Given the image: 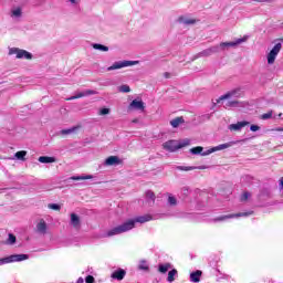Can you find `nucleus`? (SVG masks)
Masks as SVG:
<instances>
[{
	"instance_id": "nucleus-48",
	"label": "nucleus",
	"mask_w": 283,
	"mask_h": 283,
	"mask_svg": "<svg viewBox=\"0 0 283 283\" xmlns=\"http://www.w3.org/2000/svg\"><path fill=\"white\" fill-rule=\"evenodd\" d=\"M165 78H169V73L164 74Z\"/></svg>"
},
{
	"instance_id": "nucleus-19",
	"label": "nucleus",
	"mask_w": 283,
	"mask_h": 283,
	"mask_svg": "<svg viewBox=\"0 0 283 283\" xmlns=\"http://www.w3.org/2000/svg\"><path fill=\"white\" fill-rule=\"evenodd\" d=\"M39 163H41L42 165H50L52 163H56V158L55 157H48V156H40L38 158Z\"/></svg>"
},
{
	"instance_id": "nucleus-29",
	"label": "nucleus",
	"mask_w": 283,
	"mask_h": 283,
	"mask_svg": "<svg viewBox=\"0 0 283 283\" xmlns=\"http://www.w3.org/2000/svg\"><path fill=\"white\" fill-rule=\"evenodd\" d=\"M179 21L184 25H193V23H196V19H191V18H180Z\"/></svg>"
},
{
	"instance_id": "nucleus-34",
	"label": "nucleus",
	"mask_w": 283,
	"mask_h": 283,
	"mask_svg": "<svg viewBox=\"0 0 283 283\" xmlns=\"http://www.w3.org/2000/svg\"><path fill=\"white\" fill-rule=\"evenodd\" d=\"M138 270L139 271H149V264L147 261H140L138 264Z\"/></svg>"
},
{
	"instance_id": "nucleus-30",
	"label": "nucleus",
	"mask_w": 283,
	"mask_h": 283,
	"mask_svg": "<svg viewBox=\"0 0 283 283\" xmlns=\"http://www.w3.org/2000/svg\"><path fill=\"white\" fill-rule=\"evenodd\" d=\"M25 156H28V151L25 150H20L14 154L17 160H25Z\"/></svg>"
},
{
	"instance_id": "nucleus-11",
	"label": "nucleus",
	"mask_w": 283,
	"mask_h": 283,
	"mask_svg": "<svg viewBox=\"0 0 283 283\" xmlns=\"http://www.w3.org/2000/svg\"><path fill=\"white\" fill-rule=\"evenodd\" d=\"M105 167H118V165H123V159L118 158V156H109L104 161Z\"/></svg>"
},
{
	"instance_id": "nucleus-27",
	"label": "nucleus",
	"mask_w": 283,
	"mask_h": 283,
	"mask_svg": "<svg viewBox=\"0 0 283 283\" xmlns=\"http://www.w3.org/2000/svg\"><path fill=\"white\" fill-rule=\"evenodd\" d=\"M182 123H185V119L182 117H176L175 119L170 120V125L174 128L180 127V125H182Z\"/></svg>"
},
{
	"instance_id": "nucleus-44",
	"label": "nucleus",
	"mask_w": 283,
	"mask_h": 283,
	"mask_svg": "<svg viewBox=\"0 0 283 283\" xmlns=\"http://www.w3.org/2000/svg\"><path fill=\"white\" fill-rule=\"evenodd\" d=\"M237 104L238 102H228L226 103V107H235Z\"/></svg>"
},
{
	"instance_id": "nucleus-31",
	"label": "nucleus",
	"mask_w": 283,
	"mask_h": 283,
	"mask_svg": "<svg viewBox=\"0 0 283 283\" xmlns=\"http://www.w3.org/2000/svg\"><path fill=\"white\" fill-rule=\"evenodd\" d=\"M167 202L170 207H176V205H178V199L174 195H168Z\"/></svg>"
},
{
	"instance_id": "nucleus-16",
	"label": "nucleus",
	"mask_w": 283,
	"mask_h": 283,
	"mask_svg": "<svg viewBox=\"0 0 283 283\" xmlns=\"http://www.w3.org/2000/svg\"><path fill=\"white\" fill-rule=\"evenodd\" d=\"M125 275H127V272L123 269H118L112 273L111 277L120 282L122 280H125Z\"/></svg>"
},
{
	"instance_id": "nucleus-40",
	"label": "nucleus",
	"mask_w": 283,
	"mask_h": 283,
	"mask_svg": "<svg viewBox=\"0 0 283 283\" xmlns=\"http://www.w3.org/2000/svg\"><path fill=\"white\" fill-rule=\"evenodd\" d=\"M49 209H52L53 211H61V206L59 203H50Z\"/></svg>"
},
{
	"instance_id": "nucleus-39",
	"label": "nucleus",
	"mask_w": 283,
	"mask_h": 283,
	"mask_svg": "<svg viewBox=\"0 0 283 283\" xmlns=\"http://www.w3.org/2000/svg\"><path fill=\"white\" fill-rule=\"evenodd\" d=\"M249 198H251L250 192H243L240 197L241 202H247V200H249Z\"/></svg>"
},
{
	"instance_id": "nucleus-46",
	"label": "nucleus",
	"mask_w": 283,
	"mask_h": 283,
	"mask_svg": "<svg viewBox=\"0 0 283 283\" xmlns=\"http://www.w3.org/2000/svg\"><path fill=\"white\" fill-rule=\"evenodd\" d=\"M76 283H85V280L83 277H78Z\"/></svg>"
},
{
	"instance_id": "nucleus-20",
	"label": "nucleus",
	"mask_w": 283,
	"mask_h": 283,
	"mask_svg": "<svg viewBox=\"0 0 283 283\" xmlns=\"http://www.w3.org/2000/svg\"><path fill=\"white\" fill-rule=\"evenodd\" d=\"M207 150H205V148L202 146H197L190 149V154H192L193 156H208V155H202L206 154Z\"/></svg>"
},
{
	"instance_id": "nucleus-24",
	"label": "nucleus",
	"mask_w": 283,
	"mask_h": 283,
	"mask_svg": "<svg viewBox=\"0 0 283 283\" xmlns=\"http://www.w3.org/2000/svg\"><path fill=\"white\" fill-rule=\"evenodd\" d=\"M23 14V11L21 10V8L17 7L11 9V19H21Z\"/></svg>"
},
{
	"instance_id": "nucleus-42",
	"label": "nucleus",
	"mask_w": 283,
	"mask_h": 283,
	"mask_svg": "<svg viewBox=\"0 0 283 283\" xmlns=\"http://www.w3.org/2000/svg\"><path fill=\"white\" fill-rule=\"evenodd\" d=\"M109 108H101L98 114L99 116H107V114H109Z\"/></svg>"
},
{
	"instance_id": "nucleus-10",
	"label": "nucleus",
	"mask_w": 283,
	"mask_h": 283,
	"mask_svg": "<svg viewBox=\"0 0 283 283\" xmlns=\"http://www.w3.org/2000/svg\"><path fill=\"white\" fill-rule=\"evenodd\" d=\"M237 96H240V90H233L230 91L228 93H226L224 95H221L219 98L213 99V105H220V103H222L223 101H229V98H237Z\"/></svg>"
},
{
	"instance_id": "nucleus-18",
	"label": "nucleus",
	"mask_w": 283,
	"mask_h": 283,
	"mask_svg": "<svg viewBox=\"0 0 283 283\" xmlns=\"http://www.w3.org/2000/svg\"><path fill=\"white\" fill-rule=\"evenodd\" d=\"M71 226L74 229H81V218L76 213H71Z\"/></svg>"
},
{
	"instance_id": "nucleus-25",
	"label": "nucleus",
	"mask_w": 283,
	"mask_h": 283,
	"mask_svg": "<svg viewBox=\"0 0 283 283\" xmlns=\"http://www.w3.org/2000/svg\"><path fill=\"white\" fill-rule=\"evenodd\" d=\"M179 171H193V169H207V166L193 167V166H178Z\"/></svg>"
},
{
	"instance_id": "nucleus-4",
	"label": "nucleus",
	"mask_w": 283,
	"mask_h": 283,
	"mask_svg": "<svg viewBox=\"0 0 283 283\" xmlns=\"http://www.w3.org/2000/svg\"><path fill=\"white\" fill-rule=\"evenodd\" d=\"M24 260H30V255L12 254L7 258L0 259V266H3V264H12V262H24Z\"/></svg>"
},
{
	"instance_id": "nucleus-7",
	"label": "nucleus",
	"mask_w": 283,
	"mask_h": 283,
	"mask_svg": "<svg viewBox=\"0 0 283 283\" xmlns=\"http://www.w3.org/2000/svg\"><path fill=\"white\" fill-rule=\"evenodd\" d=\"M9 54L10 56L15 55V59H25L27 61H32L33 59L32 53L19 48L9 49Z\"/></svg>"
},
{
	"instance_id": "nucleus-41",
	"label": "nucleus",
	"mask_w": 283,
	"mask_h": 283,
	"mask_svg": "<svg viewBox=\"0 0 283 283\" xmlns=\"http://www.w3.org/2000/svg\"><path fill=\"white\" fill-rule=\"evenodd\" d=\"M7 242H8V244H14L17 242V237H14V234L10 233Z\"/></svg>"
},
{
	"instance_id": "nucleus-14",
	"label": "nucleus",
	"mask_w": 283,
	"mask_h": 283,
	"mask_svg": "<svg viewBox=\"0 0 283 283\" xmlns=\"http://www.w3.org/2000/svg\"><path fill=\"white\" fill-rule=\"evenodd\" d=\"M129 109H137L139 112H145V103L143 102V99H134L129 104Z\"/></svg>"
},
{
	"instance_id": "nucleus-45",
	"label": "nucleus",
	"mask_w": 283,
	"mask_h": 283,
	"mask_svg": "<svg viewBox=\"0 0 283 283\" xmlns=\"http://www.w3.org/2000/svg\"><path fill=\"white\" fill-rule=\"evenodd\" d=\"M250 129H251L252 132H260V126H258V125H251V126H250Z\"/></svg>"
},
{
	"instance_id": "nucleus-49",
	"label": "nucleus",
	"mask_w": 283,
	"mask_h": 283,
	"mask_svg": "<svg viewBox=\"0 0 283 283\" xmlns=\"http://www.w3.org/2000/svg\"><path fill=\"white\" fill-rule=\"evenodd\" d=\"M279 116H282V113H280Z\"/></svg>"
},
{
	"instance_id": "nucleus-28",
	"label": "nucleus",
	"mask_w": 283,
	"mask_h": 283,
	"mask_svg": "<svg viewBox=\"0 0 283 283\" xmlns=\"http://www.w3.org/2000/svg\"><path fill=\"white\" fill-rule=\"evenodd\" d=\"M92 48L94 50H98L99 52H109V48L105 46L103 44L94 43V44H92Z\"/></svg>"
},
{
	"instance_id": "nucleus-21",
	"label": "nucleus",
	"mask_w": 283,
	"mask_h": 283,
	"mask_svg": "<svg viewBox=\"0 0 283 283\" xmlns=\"http://www.w3.org/2000/svg\"><path fill=\"white\" fill-rule=\"evenodd\" d=\"M170 269H174V265H171V263H161L158 265V271L165 275V273H167V271H170Z\"/></svg>"
},
{
	"instance_id": "nucleus-32",
	"label": "nucleus",
	"mask_w": 283,
	"mask_h": 283,
	"mask_svg": "<svg viewBox=\"0 0 283 283\" xmlns=\"http://www.w3.org/2000/svg\"><path fill=\"white\" fill-rule=\"evenodd\" d=\"M94 176L92 175H85V176H74L71 177V180H92Z\"/></svg>"
},
{
	"instance_id": "nucleus-8",
	"label": "nucleus",
	"mask_w": 283,
	"mask_h": 283,
	"mask_svg": "<svg viewBox=\"0 0 283 283\" xmlns=\"http://www.w3.org/2000/svg\"><path fill=\"white\" fill-rule=\"evenodd\" d=\"M280 52H282V43L279 42L266 53L268 65H273L275 63V59H277Z\"/></svg>"
},
{
	"instance_id": "nucleus-38",
	"label": "nucleus",
	"mask_w": 283,
	"mask_h": 283,
	"mask_svg": "<svg viewBox=\"0 0 283 283\" xmlns=\"http://www.w3.org/2000/svg\"><path fill=\"white\" fill-rule=\"evenodd\" d=\"M146 198L147 200H150L151 202H154V200H156V195H154V192H151L150 190H148L146 192Z\"/></svg>"
},
{
	"instance_id": "nucleus-3",
	"label": "nucleus",
	"mask_w": 283,
	"mask_h": 283,
	"mask_svg": "<svg viewBox=\"0 0 283 283\" xmlns=\"http://www.w3.org/2000/svg\"><path fill=\"white\" fill-rule=\"evenodd\" d=\"M139 63H140L139 61H129V60L117 61V62H114L113 65L108 66L106 70L107 72H113L114 70H123V67H132L134 65H138Z\"/></svg>"
},
{
	"instance_id": "nucleus-37",
	"label": "nucleus",
	"mask_w": 283,
	"mask_h": 283,
	"mask_svg": "<svg viewBox=\"0 0 283 283\" xmlns=\"http://www.w3.org/2000/svg\"><path fill=\"white\" fill-rule=\"evenodd\" d=\"M262 120H269V118H273V111H270L268 113H264L261 115Z\"/></svg>"
},
{
	"instance_id": "nucleus-5",
	"label": "nucleus",
	"mask_w": 283,
	"mask_h": 283,
	"mask_svg": "<svg viewBox=\"0 0 283 283\" xmlns=\"http://www.w3.org/2000/svg\"><path fill=\"white\" fill-rule=\"evenodd\" d=\"M249 216H253V212H241V213H231V214H222L214 219H212V222H227V220H231L233 218H247Z\"/></svg>"
},
{
	"instance_id": "nucleus-9",
	"label": "nucleus",
	"mask_w": 283,
	"mask_h": 283,
	"mask_svg": "<svg viewBox=\"0 0 283 283\" xmlns=\"http://www.w3.org/2000/svg\"><path fill=\"white\" fill-rule=\"evenodd\" d=\"M238 143H240V140L220 144L216 147H212V148L206 150V153H203V156H210V154H213L216 151H222L224 149H229V147H233V145H238Z\"/></svg>"
},
{
	"instance_id": "nucleus-47",
	"label": "nucleus",
	"mask_w": 283,
	"mask_h": 283,
	"mask_svg": "<svg viewBox=\"0 0 283 283\" xmlns=\"http://www.w3.org/2000/svg\"><path fill=\"white\" fill-rule=\"evenodd\" d=\"M273 132H283V127L274 128Z\"/></svg>"
},
{
	"instance_id": "nucleus-17",
	"label": "nucleus",
	"mask_w": 283,
	"mask_h": 283,
	"mask_svg": "<svg viewBox=\"0 0 283 283\" xmlns=\"http://www.w3.org/2000/svg\"><path fill=\"white\" fill-rule=\"evenodd\" d=\"M218 52H220L218 49V45H214V46L203 50L200 53V56H211V54H218Z\"/></svg>"
},
{
	"instance_id": "nucleus-13",
	"label": "nucleus",
	"mask_w": 283,
	"mask_h": 283,
	"mask_svg": "<svg viewBox=\"0 0 283 283\" xmlns=\"http://www.w3.org/2000/svg\"><path fill=\"white\" fill-rule=\"evenodd\" d=\"M247 125H249V122L247 120L238 122L237 124H230L228 126V129L230 132H241L242 129H244V127H247Z\"/></svg>"
},
{
	"instance_id": "nucleus-36",
	"label": "nucleus",
	"mask_w": 283,
	"mask_h": 283,
	"mask_svg": "<svg viewBox=\"0 0 283 283\" xmlns=\"http://www.w3.org/2000/svg\"><path fill=\"white\" fill-rule=\"evenodd\" d=\"M76 129H78V127H72V128H69V129H63V130H61V134L63 136H67V134H74V132H76Z\"/></svg>"
},
{
	"instance_id": "nucleus-15",
	"label": "nucleus",
	"mask_w": 283,
	"mask_h": 283,
	"mask_svg": "<svg viewBox=\"0 0 283 283\" xmlns=\"http://www.w3.org/2000/svg\"><path fill=\"white\" fill-rule=\"evenodd\" d=\"M94 94H96V91L86 90L84 92L77 93L74 96L69 97L67 101H75V98H83L85 96H93Z\"/></svg>"
},
{
	"instance_id": "nucleus-22",
	"label": "nucleus",
	"mask_w": 283,
	"mask_h": 283,
	"mask_svg": "<svg viewBox=\"0 0 283 283\" xmlns=\"http://www.w3.org/2000/svg\"><path fill=\"white\" fill-rule=\"evenodd\" d=\"M202 277V271L197 270L196 272L190 273V282L198 283Z\"/></svg>"
},
{
	"instance_id": "nucleus-43",
	"label": "nucleus",
	"mask_w": 283,
	"mask_h": 283,
	"mask_svg": "<svg viewBox=\"0 0 283 283\" xmlns=\"http://www.w3.org/2000/svg\"><path fill=\"white\" fill-rule=\"evenodd\" d=\"M85 282H86V283H95V282H96V279H94V276H92V275H87V276L85 277Z\"/></svg>"
},
{
	"instance_id": "nucleus-35",
	"label": "nucleus",
	"mask_w": 283,
	"mask_h": 283,
	"mask_svg": "<svg viewBox=\"0 0 283 283\" xmlns=\"http://www.w3.org/2000/svg\"><path fill=\"white\" fill-rule=\"evenodd\" d=\"M118 92H122L123 94H129V92H132V88L129 87V85L124 84L118 87Z\"/></svg>"
},
{
	"instance_id": "nucleus-23",
	"label": "nucleus",
	"mask_w": 283,
	"mask_h": 283,
	"mask_svg": "<svg viewBox=\"0 0 283 283\" xmlns=\"http://www.w3.org/2000/svg\"><path fill=\"white\" fill-rule=\"evenodd\" d=\"M36 231L38 233H42V234H45L48 232V224L45 223V221L41 220L36 224Z\"/></svg>"
},
{
	"instance_id": "nucleus-12",
	"label": "nucleus",
	"mask_w": 283,
	"mask_h": 283,
	"mask_svg": "<svg viewBox=\"0 0 283 283\" xmlns=\"http://www.w3.org/2000/svg\"><path fill=\"white\" fill-rule=\"evenodd\" d=\"M151 220H154V217H151V214H145V216L137 217L135 219H130L128 220V222H134V228H135L136 222H139L140 224H145V222H151Z\"/></svg>"
},
{
	"instance_id": "nucleus-1",
	"label": "nucleus",
	"mask_w": 283,
	"mask_h": 283,
	"mask_svg": "<svg viewBox=\"0 0 283 283\" xmlns=\"http://www.w3.org/2000/svg\"><path fill=\"white\" fill-rule=\"evenodd\" d=\"M189 145H191V139L189 138L181 140L170 139L163 144V149H165L166 151H170V154H174L175 151H178V149L189 147Z\"/></svg>"
},
{
	"instance_id": "nucleus-26",
	"label": "nucleus",
	"mask_w": 283,
	"mask_h": 283,
	"mask_svg": "<svg viewBox=\"0 0 283 283\" xmlns=\"http://www.w3.org/2000/svg\"><path fill=\"white\" fill-rule=\"evenodd\" d=\"M176 277H178V270L171 269L168 272L167 282H169V283L175 282Z\"/></svg>"
},
{
	"instance_id": "nucleus-33",
	"label": "nucleus",
	"mask_w": 283,
	"mask_h": 283,
	"mask_svg": "<svg viewBox=\"0 0 283 283\" xmlns=\"http://www.w3.org/2000/svg\"><path fill=\"white\" fill-rule=\"evenodd\" d=\"M71 8H78L81 0H64Z\"/></svg>"
},
{
	"instance_id": "nucleus-2",
	"label": "nucleus",
	"mask_w": 283,
	"mask_h": 283,
	"mask_svg": "<svg viewBox=\"0 0 283 283\" xmlns=\"http://www.w3.org/2000/svg\"><path fill=\"white\" fill-rule=\"evenodd\" d=\"M132 229H134V221H126V222L108 230L105 234V238L120 235V233H127V231H132Z\"/></svg>"
},
{
	"instance_id": "nucleus-6",
	"label": "nucleus",
	"mask_w": 283,
	"mask_h": 283,
	"mask_svg": "<svg viewBox=\"0 0 283 283\" xmlns=\"http://www.w3.org/2000/svg\"><path fill=\"white\" fill-rule=\"evenodd\" d=\"M249 36L245 35L232 42H221L219 45H217V48L219 49V52H224V50H229V48H238V45H241V43L247 42Z\"/></svg>"
}]
</instances>
